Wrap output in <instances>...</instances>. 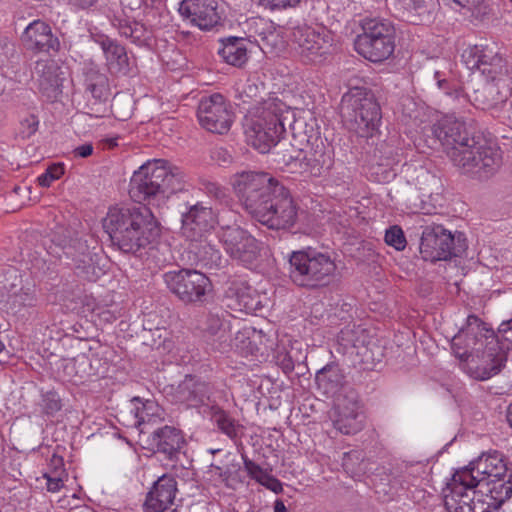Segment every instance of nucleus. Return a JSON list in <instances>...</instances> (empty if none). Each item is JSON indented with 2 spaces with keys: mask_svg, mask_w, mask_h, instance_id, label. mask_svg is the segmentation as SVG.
Listing matches in <instances>:
<instances>
[{
  "mask_svg": "<svg viewBox=\"0 0 512 512\" xmlns=\"http://www.w3.org/2000/svg\"><path fill=\"white\" fill-rule=\"evenodd\" d=\"M103 229L113 247L126 254L147 248L160 232L155 216L146 206L110 208L103 219Z\"/></svg>",
  "mask_w": 512,
  "mask_h": 512,
  "instance_id": "1",
  "label": "nucleus"
},
{
  "mask_svg": "<svg viewBox=\"0 0 512 512\" xmlns=\"http://www.w3.org/2000/svg\"><path fill=\"white\" fill-rule=\"evenodd\" d=\"M289 278L298 287L315 290L330 286L338 276L336 260L328 252L315 248L292 251L289 255Z\"/></svg>",
  "mask_w": 512,
  "mask_h": 512,
  "instance_id": "2",
  "label": "nucleus"
},
{
  "mask_svg": "<svg viewBox=\"0 0 512 512\" xmlns=\"http://www.w3.org/2000/svg\"><path fill=\"white\" fill-rule=\"evenodd\" d=\"M340 114L345 126L363 138L372 137L379 129L382 112L374 94L353 87L341 99Z\"/></svg>",
  "mask_w": 512,
  "mask_h": 512,
  "instance_id": "3",
  "label": "nucleus"
},
{
  "mask_svg": "<svg viewBox=\"0 0 512 512\" xmlns=\"http://www.w3.org/2000/svg\"><path fill=\"white\" fill-rule=\"evenodd\" d=\"M247 142L261 153H267L286 132L282 104L265 102L248 112L243 121Z\"/></svg>",
  "mask_w": 512,
  "mask_h": 512,
  "instance_id": "4",
  "label": "nucleus"
},
{
  "mask_svg": "<svg viewBox=\"0 0 512 512\" xmlns=\"http://www.w3.org/2000/svg\"><path fill=\"white\" fill-rule=\"evenodd\" d=\"M363 32L355 38L356 52L373 63L389 59L396 47V29L391 21L380 18L366 19Z\"/></svg>",
  "mask_w": 512,
  "mask_h": 512,
  "instance_id": "5",
  "label": "nucleus"
},
{
  "mask_svg": "<svg viewBox=\"0 0 512 512\" xmlns=\"http://www.w3.org/2000/svg\"><path fill=\"white\" fill-rule=\"evenodd\" d=\"M448 157L463 173L477 178H485L493 174L501 162L498 150L479 135L472 137L459 149L448 151Z\"/></svg>",
  "mask_w": 512,
  "mask_h": 512,
  "instance_id": "6",
  "label": "nucleus"
},
{
  "mask_svg": "<svg viewBox=\"0 0 512 512\" xmlns=\"http://www.w3.org/2000/svg\"><path fill=\"white\" fill-rule=\"evenodd\" d=\"M467 247L464 233L453 234L441 224L427 225L422 231L420 254L425 261H447L461 256Z\"/></svg>",
  "mask_w": 512,
  "mask_h": 512,
  "instance_id": "7",
  "label": "nucleus"
},
{
  "mask_svg": "<svg viewBox=\"0 0 512 512\" xmlns=\"http://www.w3.org/2000/svg\"><path fill=\"white\" fill-rule=\"evenodd\" d=\"M478 494L475 475L468 470H457L443 489L444 506L448 512H487Z\"/></svg>",
  "mask_w": 512,
  "mask_h": 512,
  "instance_id": "8",
  "label": "nucleus"
},
{
  "mask_svg": "<svg viewBox=\"0 0 512 512\" xmlns=\"http://www.w3.org/2000/svg\"><path fill=\"white\" fill-rule=\"evenodd\" d=\"M276 185L282 183L266 172L243 171L234 176L233 188L244 209L252 216L255 211L267 204Z\"/></svg>",
  "mask_w": 512,
  "mask_h": 512,
  "instance_id": "9",
  "label": "nucleus"
},
{
  "mask_svg": "<svg viewBox=\"0 0 512 512\" xmlns=\"http://www.w3.org/2000/svg\"><path fill=\"white\" fill-rule=\"evenodd\" d=\"M267 204L260 206L251 216L269 229L280 230L293 227L297 221L298 207L290 191L283 184L276 185Z\"/></svg>",
  "mask_w": 512,
  "mask_h": 512,
  "instance_id": "10",
  "label": "nucleus"
},
{
  "mask_svg": "<svg viewBox=\"0 0 512 512\" xmlns=\"http://www.w3.org/2000/svg\"><path fill=\"white\" fill-rule=\"evenodd\" d=\"M163 280L169 291L185 304L204 303L213 290L211 280L195 269L168 271Z\"/></svg>",
  "mask_w": 512,
  "mask_h": 512,
  "instance_id": "11",
  "label": "nucleus"
},
{
  "mask_svg": "<svg viewBox=\"0 0 512 512\" xmlns=\"http://www.w3.org/2000/svg\"><path fill=\"white\" fill-rule=\"evenodd\" d=\"M282 162L285 165L298 163L302 172L312 177H321L331 169L334 160L323 140L315 136L307 138L304 147L295 148L292 145L291 150L283 154Z\"/></svg>",
  "mask_w": 512,
  "mask_h": 512,
  "instance_id": "12",
  "label": "nucleus"
},
{
  "mask_svg": "<svg viewBox=\"0 0 512 512\" xmlns=\"http://www.w3.org/2000/svg\"><path fill=\"white\" fill-rule=\"evenodd\" d=\"M165 177L164 159H155L143 164L130 180V197L138 203L158 205L159 200L163 199L162 181Z\"/></svg>",
  "mask_w": 512,
  "mask_h": 512,
  "instance_id": "13",
  "label": "nucleus"
},
{
  "mask_svg": "<svg viewBox=\"0 0 512 512\" xmlns=\"http://www.w3.org/2000/svg\"><path fill=\"white\" fill-rule=\"evenodd\" d=\"M293 48L300 60L305 64L323 62L330 53L331 38L324 27L298 25L291 33Z\"/></svg>",
  "mask_w": 512,
  "mask_h": 512,
  "instance_id": "14",
  "label": "nucleus"
},
{
  "mask_svg": "<svg viewBox=\"0 0 512 512\" xmlns=\"http://www.w3.org/2000/svg\"><path fill=\"white\" fill-rule=\"evenodd\" d=\"M182 233L192 242L200 241V248L206 253L210 254L209 260L217 262L220 260V253L209 244H202V238L210 232L216 225L217 219L211 207L203 205L202 202H197L191 205L188 210L182 214Z\"/></svg>",
  "mask_w": 512,
  "mask_h": 512,
  "instance_id": "15",
  "label": "nucleus"
},
{
  "mask_svg": "<svg viewBox=\"0 0 512 512\" xmlns=\"http://www.w3.org/2000/svg\"><path fill=\"white\" fill-rule=\"evenodd\" d=\"M197 118L205 130L223 135L230 130L235 114L230 102L222 94L213 93L201 98Z\"/></svg>",
  "mask_w": 512,
  "mask_h": 512,
  "instance_id": "16",
  "label": "nucleus"
},
{
  "mask_svg": "<svg viewBox=\"0 0 512 512\" xmlns=\"http://www.w3.org/2000/svg\"><path fill=\"white\" fill-rule=\"evenodd\" d=\"M220 241L225 251L245 267H252L260 255L257 239L239 226L224 229Z\"/></svg>",
  "mask_w": 512,
  "mask_h": 512,
  "instance_id": "17",
  "label": "nucleus"
},
{
  "mask_svg": "<svg viewBox=\"0 0 512 512\" xmlns=\"http://www.w3.org/2000/svg\"><path fill=\"white\" fill-rule=\"evenodd\" d=\"M461 57L468 69L480 71L487 80H496L502 74L504 60L496 46H469Z\"/></svg>",
  "mask_w": 512,
  "mask_h": 512,
  "instance_id": "18",
  "label": "nucleus"
},
{
  "mask_svg": "<svg viewBox=\"0 0 512 512\" xmlns=\"http://www.w3.org/2000/svg\"><path fill=\"white\" fill-rule=\"evenodd\" d=\"M178 11L184 19L203 31H210L221 25L217 0H182Z\"/></svg>",
  "mask_w": 512,
  "mask_h": 512,
  "instance_id": "19",
  "label": "nucleus"
},
{
  "mask_svg": "<svg viewBox=\"0 0 512 512\" xmlns=\"http://www.w3.org/2000/svg\"><path fill=\"white\" fill-rule=\"evenodd\" d=\"M92 40L100 46L105 66L111 75H128L132 70L131 59L128 56L127 49L116 39L104 33H92Z\"/></svg>",
  "mask_w": 512,
  "mask_h": 512,
  "instance_id": "20",
  "label": "nucleus"
},
{
  "mask_svg": "<svg viewBox=\"0 0 512 512\" xmlns=\"http://www.w3.org/2000/svg\"><path fill=\"white\" fill-rule=\"evenodd\" d=\"M431 133L446 149L453 151L466 144L475 134H471L466 123L452 115H445L431 126Z\"/></svg>",
  "mask_w": 512,
  "mask_h": 512,
  "instance_id": "21",
  "label": "nucleus"
},
{
  "mask_svg": "<svg viewBox=\"0 0 512 512\" xmlns=\"http://www.w3.org/2000/svg\"><path fill=\"white\" fill-rule=\"evenodd\" d=\"M359 409L360 403L354 395L338 397L331 415L335 429L345 435L361 431L364 424Z\"/></svg>",
  "mask_w": 512,
  "mask_h": 512,
  "instance_id": "22",
  "label": "nucleus"
},
{
  "mask_svg": "<svg viewBox=\"0 0 512 512\" xmlns=\"http://www.w3.org/2000/svg\"><path fill=\"white\" fill-rule=\"evenodd\" d=\"M478 497H481L487 512L498 510L512 496V472L505 476L477 479Z\"/></svg>",
  "mask_w": 512,
  "mask_h": 512,
  "instance_id": "23",
  "label": "nucleus"
},
{
  "mask_svg": "<svg viewBox=\"0 0 512 512\" xmlns=\"http://www.w3.org/2000/svg\"><path fill=\"white\" fill-rule=\"evenodd\" d=\"M177 491L175 477L169 474L162 475L147 493L144 502L145 512H168L172 510Z\"/></svg>",
  "mask_w": 512,
  "mask_h": 512,
  "instance_id": "24",
  "label": "nucleus"
},
{
  "mask_svg": "<svg viewBox=\"0 0 512 512\" xmlns=\"http://www.w3.org/2000/svg\"><path fill=\"white\" fill-rule=\"evenodd\" d=\"M151 443L155 447V452L164 455L165 459L176 462L180 454L187 445L182 430L165 425L155 429L151 433Z\"/></svg>",
  "mask_w": 512,
  "mask_h": 512,
  "instance_id": "25",
  "label": "nucleus"
},
{
  "mask_svg": "<svg viewBox=\"0 0 512 512\" xmlns=\"http://www.w3.org/2000/svg\"><path fill=\"white\" fill-rule=\"evenodd\" d=\"M21 40L27 50L33 52L58 51L60 42L52 33L50 25L42 20H35L24 30Z\"/></svg>",
  "mask_w": 512,
  "mask_h": 512,
  "instance_id": "26",
  "label": "nucleus"
},
{
  "mask_svg": "<svg viewBox=\"0 0 512 512\" xmlns=\"http://www.w3.org/2000/svg\"><path fill=\"white\" fill-rule=\"evenodd\" d=\"M339 342L347 353L359 357L361 362L367 363L375 360L372 348L375 343L369 332L361 326L341 330Z\"/></svg>",
  "mask_w": 512,
  "mask_h": 512,
  "instance_id": "27",
  "label": "nucleus"
},
{
  "mask_svg": "<svg viewBox=\"0 0 512 512\" xmlns=\"http://www.w3.org/2000/svg\"><path fill=\"white\" fill-rule=\"evenodd\" d=\"M462 470H468L479 480L503 477L505 474L512 472V469L508 468L507 458L496 450L483 453L476 460L470 462L468 466L462 468Z\"/></svg>",
  "mask_w": 512,
  "mask_h": 512,
  "instance_id": "28",
  "label": "nucleus"
},
{
  "mask_svg": "<svg viewBox=\"0 0 512 512\" xmlns=\"http://www.w3.org/2000/svg\"><path fill=\"white\" fill-rule=\"evenodd\" d=\"M128 409L132 419L127 426L137 428L140 433H145L149 425L163 420V409L153 400L133 397L129 401Z\"/></svg>",
  "mask_w": 512,
  "mask_h": 512,
  "instance_id": "29",
  "label": "nucleus"
},
{
  "mask_svg": "<svg viewBox=\"0 0 512 512\" xmlns=\"http://www.w3.org/2000/svg\"><path fill=\"white\" fill-rule=\"evenodd\" d=\"M214 393V386L192 376H187L176 389L175 398L177 402L188 407H197L210 400Z\"/></svg>",
  "mask_w": 512,
  "mask_h": 512,
  "instance_id": "30",
  "label": "nucleus"
},
{
  "mask_svg": "<svg viewBox=\"0 0 512 512\" xmlns=\"http://www.w3.org/2000/svg\"><path fill=\"white\" fill-rule=\"evenodd\" d=\"M501 83H504V81L499 77L496 80H487L485 84L474 91V105L482 110H490L505 103L508 98V91L501 90Z\"/></svg>",
  "mask_w": 512,
  "mask_h": 512,
  "instance_id": "31",
  "label": "nucleus"
},
{
  "mask_svg": "<svg viewBox=\"0 0 512 512\" xmlns=\"http://www.w3.org/2000/svg\"><path fill=\"white\" fill-rule=\"evenodd\" d=\"M202 337L207 343L214 345L215 343L226 342L228 333L225 327L223 315L215 312L204 313L197 323Z\"/></svg>",
  "mask_w": 512,
  "mask_h": 512,
  "instance_id": "32",
  "label": "nucleus"
},
{
  "mask_svg": "<svg viewBox=\"0 0 512 512\" xmlns=\"http://www.w3.org/2000/svg\"><path fill=\"white\" fill-rule=\"evenodd\" d=\"M218 54L222 60L232 66L242 67L248 60L246 39L230 36L220 39Z\"/></svg>",
  "mask_w": 512,
  "mask_h": 512,
  "instance_id": "33",
  "label": "nucleus"
},
{
  "mask_svg": "<svg viewBox=\"0 0 512 512\" xmlns=\"http://www.w3.org/2000/svg\"><path fill=\"white\" fill-rule=\"evenodd\" d=\"M59 67L52 60L37 61L35 72L38 76L39 90L46 96L50 97L60 86V78L58 75Z\"/></svg>",
  "mask_w": 512,
  "mask_h": 512,
  "instance_id": "34",
  "label": "nucleus"
},
{
  "mask_svg": "<svg viewBox=\"0 0 512 512\" xmlns=\"http://www.w3.org/2000/svg\"><path fill=\"white\" fill-rule=\"evenodd\" d=\"M38 304V296L34 286H22L17 291L8 295L7 306L14 314L24 317L30 310Z\"/></svg>",
  "mask_w": 512,
  "mask_h": 512,
  "instance_id": "35",
  "label": "nucleus"
},
{
  "mask_svg": "<svg viewBox=\"0 0 512 512\" xmlns=\"http://www.w3.org/2000/svg\"><path fill=\"white\" fill-rule=\"evenodd\" d=\"M344 379L342 370L335 363L327 364L315 376L318 389L327 396L335 394L342 387Z\"/></svg>",
  "mask_w": 512,
  "mask_h": 512,
  "instance_id": "36",
  "label": "nucleus"
},
{
  "mask_svg": "<svg viewBox=\"0 0 512 512\" xmlns=\"http://www.w3.org/2000/svg\"><path fill=\"white\" fill-rule=\"evenodd\" d=\"M76 247L81 250V253L71 260L74 263L77 274L89 281L96 280L98 277L94 260L96 255L90 251L85 240L76 238Z\"/></svg>",
  "mask_w": 512,
  "mask_h": 512,
  "instance_id": "37",
  "label": "nucleus"
},
{
  "mask_svg": "<svg viewBox=\"0 0 512 512\" xmlns=\"http://www.w3.org/2000/svg\"><path fill=\"white\" fill-rule=\"evenodd\" d=\"M120 36L129 39L132 43L142 46L149 39L148 31L144 24L128 18H115L112 21Z\"/></svg>",
  "mask_w": 512,
  "mask_h": 512,
  "instance_id": "38",
  "label": "nucleus"
},
{
  "mask_svg": "<svg viewBox=\"0 0 512 512\" xmlns=\"http://www.w3.org/2000/svg\"><path fill=\"white\" fill-rule=\"evenodd\" d=\"M85 89L98 102H105L111 95L109 79L106 74L89 70L85 76Z\"/></svg>",
  "mask_w": 512,
  "mask_h": 512,
  "instance_id": "39",
  "label": "nucleus"
},
{
  "mask_svg": "<svg viewBox=\"0 0 512 512\" xmlns=\"http://www.w3.org/2000/svg\"><path fill=\"white\" fill-rule=\"evenodd\" d=\"M211 419L216 424L217 428L231 440L239 438L240 430L243 426L221 407L217 405L212 406Z\"/></svg>",
  "mask_w": 512,
  "mask_h": 512,
  "instance_id": "40",
  "label": "nucleus"
},
{
  "mask_svg": "<svg viewBox=\"0 0 512 512\" xmlns=\"http://www.w3.org/2000/svg\"><path fill=\"white\" fill-rule=\"evenodd\" d=\"M166 177L162 181L163 199L185 189V174L165 160Z\"/></svg>",
  "mask_w": 512,
  "mask_h": 512,
  "instance_id": "41",
  "label": "nucleus"
},
{
  "mask_svg": "<svg viewBox=\"0 0 512 512\" xmlns=\"http://www.w3.org/2000/svg\"><path fill=\"white\" fill-rule=\"evenodd\" d=\"M459 331L467 338L468 346L482 344L483 338L489 332L485 323L474 314L467 317L466 324Z\"/></svg>",
  "mask_w": 512,
  "mask_h": 512,
  "instance_id": "42",
  "label": "nucleus"
},
{
  "mask_svg": "<svg viewBox=\"0 0 512 512\" xmlns=\"http://www.w3.org/2000/svg\"><path fill=\"white\" fill-rule=\"evenodd\" d=\"M38 405L41 409V413L49 417L54 416L63 407L62 399L54 390L42 393L41 400Z\"/></svg>",
  "mask_w": 512,
  "mask_h": 512,
  "instance_id": "43",
  "label": "nucleus"
},
{
  "mask_svg": "<svg viewBox=\"0 0 512 512\" xmlns=\"http://www.w3.org/2000/svg\"><path fill=\"white\" fill-rule=\"evenodd\" d=\"M451 349L455 357L463 362L468 361L472 351L476 349L475 345L468 346V340L460 331L452 338Z\"/></svg>",
  "mask_w": 512,
  "mask_h": 512,
  "instance_id": "44",
  "label": "nucleus"
},
{
  "mask_svg": "<svg viewBox=\"0 0 512 512\" xmlns=\"http://www.w3.org/2000/svg\"><path fill=\"white\" fill-rule=\"evenodd\" d=\"M229 291L236 296L238 304L242 306L244 310H254L257 306V302L255 301V298L252 296L253 293H255V290H253L249 286H242V287H230Z\"/></svg>",
  "mask_w": 512,
  "mask_h": 512,
  "instance_id": "45",
  "label": "nucleus"
},
{
  "mask_svg": "<svg viewBox=\"0 0 512 512\" xmlns=\"http://www.w3.org/2000/svg\"><path fill=\"white\" fill-rule=\"evenodd\" d=\"M60 304L68 311H76L82 305V298L70 287L63 288L57 294Z\"/></svg>",
  "mask_w": 512,
  "mask_h": 512,
  "instance_id": "46",
  "label": "nucleus"
},
{
  "mask_svg": "<svg viewBox=\"0 0 512 512\" xmlns=\"http://www.w3.org/2000/svg\"><path fill=\"white\" fill-rule=\"evenodd\" d=\"M250 334L254 336V331L244 329L240 331L235 338V346L245 355H255L259 351L256 342L251 339Z\"/></svg>",
  "mask_w": 512,
  "mask_h": 512,
  "instance_id": "47",
  "label": "nucleus"
},
{
  "mask_svg": "<svg viewBox=\"0 0 512 512\" xmlns=\"http://www.w3.org/2000/svg\"><path fill=\"white\" fill-rule=\"evenodd\" d=\"M65 172L63 163H53L37 178L39 186L48 188L51 184L60 179Z\"/></svg>",
  "mask_w": 512,
  "mask_h": 512,
  "instance_id": "48",
  "label": "nucleus"
},
{
  "mask_svg": "<svg viewBox=\"0 0 512 512\" xmlns=\"http://www.w3.org/2000/svg\"><path fill=\"white\" fill-rule=\"evenodd\" d=\"M384 240L387 245L397 251H403L407 245L404 232L398 225H393L386 230Z\"/></svg>",
  "mask_w": 512,
  "mask_h": 512,
  "instance_id": "49",
  "label": "nucleus"
},
{
  "mask_svg": "<svg viewBox=\"0 0 512 512\" xmlns=\"http://www.w3.org/2000/svg\"><path fill=\"white\" fill-rule=\"evenodd\" d=\"M202 190L210 197L221 203H227L229 200L228 189L217 182L205 180L201 183Z\"/></svg>",
  "mask_w": 512,
  "mask_h": 512,
  "instance_id": "50",
  "label": "nucleus"
},
{
  "mask_svg": "<svg viewBox=\"0 0 512 512\" xmlns=\"http://www.w3.org/2000/svg\"><path fill=\"white\" fill-rule=\"evenodd\" d=\"M408 9L410 11H413L416 15L421 17V21L424 18L429 19L434 6L435 1L434 0H409L407 3Z\"/></svg>",
  "mask_w": 512,
  "mask_h": 512,
  "instance_id": "51",
  "label": "nucleus"
},
{
  "mask_svg": "<svg viewBox=\"0 0 512 512\" xmlns=\"http://www.w3.org/2000/svg\"><path fill=\"white\" fill-rule=\"evenodd\" d=\"M489 356H494L492 359V364L489 367H485L481 374H477L475 376L476 378H480L481 380L489 379L490 377L498 374L504 366L506 358L502 353L495 355L491 353Z\"/></svg>",
  "mask_w": 512,
  "mask_h": 512,
  "instance_id": "52",
  "label": "nucleus"
},
{
  "mask_svg": "<svg viewBox=\"0 0 512 512\" xmlns=\"http://www.w3.org/2000/svg\"><path fill=\"white\" fill-rule=\"evenodd\" d=\"M39 127V119L34 114H28L20 121V136L23 139H28L34 135Z\"/></svg>",
  "mask_w": 512,
  "mask_h": 512,
  "instance_id": "53",
  "label": "nucleus"
},
{
  "mask_svg": "<svg viewBox=\"0 0 512 512\" xmlns=\"http://www.w3.org/2000/svg\"><path fill=\"white\" fill-rule=\"evenodd\" d=\"M274 360L276 365L279 366L286 375L293 372L295 368L294 360L285 348H278L276 350Z\"/></svg>",
  "mask_w": 512,
  "mask_h": 512,
  "instance_id": "54",
  "label": "nucleus"
},
{
  "mask_svg": "<svg viewBox=\"0 0 512 512\" xmlns=\"http://www.w3.org/2000/svg\"><path fill=\"white\" fill-rule=\"evenodd\" d=\"M60 448V446L56 447L55 451L53 452L52 456L49 459L48 471H46L45 473L67 476L64 458L61 454H59Z\"/></svg>",
  "mask_w": 512,
  "mask_h": 512,
  "instance_id": "55",
  "label": "nucleus"
},
{
  "mask_svg": "<svg viewBox=\"0 0 512 512\" xmlns=\"http://www.w3.org/2000/svg\"><path fill=\"white\" fill-rule=\"evenodd\" d=\"M259 4L271 11L295 8L301 0H258Z\"/></svg>",
  "mask_w": 512,
  "mask_h": 512,
  "instance_id": "56",
  "label": "nucleus"
},
{
  "mask_svg": "<svg viewBox=\"0 0 512 512\" xmlns=\"http://www.w3.org/2000/svg\"><path fill=\"white\" fill-rule=\"evenodd\" d=\"M498 341L507 350H512V324L510 322H502L497 332Z\"/></svg>",
  "mask_w": 512,
  "mask_h": 512,
  "instance_id": "57",
  "label": "nucleus"
},
{
  "mask_svg": "<svg viewBox=\"0 0 512 512\" xmlns=\"http://www.w3.org/2000/svg\"><path fill=\"white\" fill-rule=\"evenodd\" d=\"M244 468L248 475L256 482L260 481L262 476L267 472L260 465L249 459L247 456H242Z\"/></svg>",
  "mask_w": 512,
  "mask_h": 512,
  "instance_id": "58",
  "label": "nucleus"
},
{
  "mask_svg": "<svg viewBox=\"0 0 512 512\" xmlns=\"http://www.w3.org/2000/svg\"><path fill=\"white\" fill-rule=\"evenodd\" d=\"M258 483L264 486L266 489L271 490L272 492L279 494L283 492L282 482L277 479L275 476L266 472Z\"/></svg>",
  "mask_w": 512,
  "mask_h": 512,
  "instance_id": "59",
  "label": "nucleus"
},
{
  "mask_svg": "<svg viewBox=\"0 0 512 512\" xmlns=\"http://www.w3.org/2000/svg\"><path fill=\"white\" fill-rule=\"evenodd\" d=\"M211 467L216 470L217 474L222 479V481L224 482L225 486L228 487V488H235L236 484H239V483L242 482L237 477V474L233 473L229 469L223 471L222 468L219 467V466L212 465Z\"/></svg>",
  "mask_w": 512,
  "mask_h": 512,
  "instance_id": "60",
  "label": "nucleus"
},
{
  "mask_svg": "<svg viewBox=\"0 0 512 512\" xmlns=\"http://www.w3.org/2000/svg\"><path fill=\"white\" fill-rule=\"evenodd\" d=\"M43 477L47 480V490L55 493L61 490L64 485V479L67 476L44 473Z\"/></svg>",
  "mask_w": 512,
  "mask_h": 512,
  "instance_id": "61",
  "label": "nucleus"
},
{
  "mask_svg": "<svg viewBox=\"0 0 512 512\" xmlns=\"http://www.w3.org/2000/svg\"><path fill=\"white\" fill-rule=\"evenodd\" d=\"M453 2L469 12L476 10L480 12L481 6L484 4L485 0H453Z\"/></svg>",
  "mask_w": 512,
  "mask_h": 512,
  "instance_id": "62",
  "label": "nucleus"
},
{
  "mask_svg": "<svg viewBox=\"0 0 512 512\" xmlns=\"http://www.w3.org/2000/svg\"><path fill=\"white\" fill-rule=\"evenodd\" d=\"M62 250L63 254L70 259H75V256L81 253V250L76 247V239H71L62 247Z\"/></svg>",
  "mask_w": 512,
  "mask_h": 512,
  "instance_id": "63",
  "label": "nucleus"
},
{
  "mask_svg": "<svg viewBox=\"0 0 512 512\" xmlns=\"http://www.w3.org/2000/svg\"><path fill=\"white\" fill-rule=\"evenodd\" d=\"M93 150H94V148H93V145L91 143H85L83 145H80V146L76 147L73 150V154H74L75 157L87 158L90 155H92Z\"/></svg>",
  "mask_w": 512,
  "mask_h": 512,
  "instance_id": "64",
  "label": "nucleus"
}]
</instances>
